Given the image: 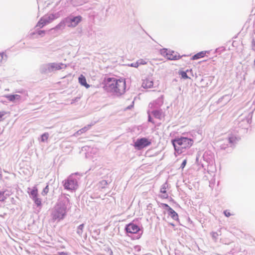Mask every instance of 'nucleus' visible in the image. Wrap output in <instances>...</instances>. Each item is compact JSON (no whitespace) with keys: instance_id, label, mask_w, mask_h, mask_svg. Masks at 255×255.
I'll return each instance as SVG.
<instances>
[{"instance_id":"1","label":"nucleus","mask_w":255,"mask_h":255,"mask_svg":"<svg viewBox=\"0 0 255 255\" xmlns=\"http://www.w3.org/2000/svg\"><path fill=\"white\" fill-rule=\"evenodd\" d=\"M69 203V199L66 195H61L59 197L57 202L50 212V217L53 222H59L64 219Z\"/></svg>"},{"instance_id":"2","label":"nucleus","mask_w":255,"mask_h":255,"mask_svg":"<svg viewBox=\"0 0 255 255\" xmlns=\"http://www.w3.org/2000/svg\"><path fill=\"white\" fill-rule=\"evenodd\" d=\"M174 149L178 153H182V149L189 148L193 144V141L191 138L185 137L176 138L172 140Z\"/></svg>"},{"instance_id":"3","label":"nucleus","mask_w":255,"mask_h":255,"mask_svg":"<svg viewBox=\"0 0 255 255\" xmlns=\"http://www.w3.org/2000/svg\"><path fill=\"white\" fill-rule=\"evenodd\" d=\"M60 16L59 12H57L54 14H47L40 18L36 25V27H43L44 25L48 23L51 22L54 19L58 18Z\"/></svg>"},{"instance_id":"4","label":"nucleus","mask_w":255,"mask_h":255,"mask_svg":"<svg viewBox=\"0 0 255 255\" xmlns=\"http://www.w3.org/2000/svg\"><path fill=\"white\" fill-rule=\"evenodd\" d=\"M73 174L70 175L64 181L63 185L66 190H75L78 187L77 181L73 178Z\"/></svg>"},{"instance_id":"5","label":"nucleus","mask_w":255,"mask_h":255,"mask_svg":"<svg viewBox=\"0 0 255 255\" xmlns=\"http://www.w3.org/2000/svg\"><path fill=\"white\" fill-rule=\"evenodd\" d=\"M82 19L80 15L70 16L65 19V22L68 27H75L82 21Z\"/></svg>"},{"instance_id":"6","label":"nucleus","mask_w":255,"mask_h":255,"mask_svg":"<svg viewBox=\"0 0 255 255\" xmlns=\"http://www.w3.org/2000/svg\"><path fill=\"white\" fill-rule=\"evenodd\" d=\"M160 53L164 57H166L168 60H176L179 59L181 57L179 55L175 54L173 51L167 50V49H162L160 50Z\"/></svg>"},{"instance_id":"7","label":"nucleus","mask_w":255,"mask_h":255,"mask_svg":"<svg viewBox=\"0 0 255 255\" xmlns=\"http://www.w3.org/2000/svg\"><path fill=\"white\" fill-rule=\"evenodd\" d=\"M151 144V142L145 137L138 138L134 142V147L139 150Z\"/></svg>"},{"instance_id":"8","label":"nucleus","mask_w":255,"mask_h":255,"mask_svg":"<svg viewBox=\"0 0 255 255\" xmlns=\"http://www.w3.org/2000/svg\"><path fill=\"white\" fill-rule=\"evenodd\" d=\"M116 87L115 93L117 94L122 95L125 92L126 85L125 81L123 80H116L115 83Z\"/></svg>"},{"instance_id":"9","label":"nucleus","mask_w":255,"mask_h":255,"mask_svg":"<svg viewBox=\"0 0 255 255\" xmlns=\"http://www.w3.org/2000/svg\"><path fill=\"white\" fill-rule=\"evenodd\" d=\"M116 80L117 79L115 78H109L107 79L105 87L108 92L115 93L116 85H115V83L116 82Z\"/></svg>"},{"instance_id":"10","label":"nucleus","mask_w":255,"mask_h":255,"mask_svg":"<svg viewBox=\"0 0 255 255\" xmlns=\"http://www.w3.org/2000/svg\"><path fill=\"white\" fill-rule=\"evenodd\" d=\"M125 230L128 233L136 234L140 230V229L136 225L130 223L126 225Z\"/></svg>"},{"instance_id":"11","label":"nucleus","mask_w":255,"mask_h":255,"mask_svg":"<svg viewBox=\"0 0 255 255\" xmlns=\"http://www.w3.org/2000/svg\"><path fill=\"white\" fill-rule=\"evenodd\" d=\"M50 64L51 72H54L56 70L62 69L66 67V65L62 63H50Z\"/></svg>"},{"instance_id":"12","label":"nucleus","mask_w":255,"mask_h":255,"mask_svg":"<svg viewBox=\"0 0 255 255\" xmlns=\"http://www.w3.org/2000/svg\"><path fill=\"white\" fill-rule=\"evenodd\" d=\"M40 71L43 74H47L51 73L50 63L44 64L40 67Z\"/></svg>"},{"instance_id":"13","label":"nucleus","mask_w":255,"mask_h":255,"mask_svg":"<svg viewBox=\"0 0 255 255\" xmlns=\"http://www.w3.org/2000/svg\"><path fill=\"white\" fill-rule=\"evenodd\" d=\"M28 193L31 199L34 198L38 195V189L36 186L33 187L32 189L28 188Z\"/></svg>"},{"instance_id":"14","label":"nucleus","mask_w":255,"mask_h":255,"mask_svg":"<svg viewBox=\"0 0 255 255\" xmlns=\"http://www.w3.org/2000/svg\"><path fill=\"white\" fill-rule=\"evenodd\" d=\"M153 81L149 79H146L143 80L142 86L144 88H150L153 86Z\"/></svg>"},{"instance_id":"15","label":"nucleus","mask_w":255,"mask_h":255,"mask_svg":"<svg viewBox=\"0 0 255 255\" xmlns=\"http://www.w3.org/2000/svg\"><path fill=\"white\" fill-rule=\"evenodd\" d=\"M79 82L81 85L85 86L87 88L90 87V85L87 83L85 77L83 75H81L79 77Z\"/></svg>"},{"instance_id":"16","label":"nucleus","mask_w":255,"mask_h":255,"mask_svg":"<svg viewBox=\"0 0 255 255\" xmlns=\"http://www.w3.org/2000/svg\"><path fill=\"white\" fill-rule=\"evenodd\" d=\"M168 215L171 216V217L174 220H177L178 219V215L177 213L172 208L169 209L168 211Z\"/></svg>"},{"instance_id":"17","label":"nucleus","mask_w":255,"mask_h":255,"mask_svg":"<svg viewBox=\"0 0 255 255\" xmlns=\"http://www.w3.org/2000/svg\"><path fill=\"white\" fill-rule=\"evenodd\" d=\"M151 113L155 118L161 119L162 115L161 110H153L152 111Z\"/></svg>"},{"instance_id":"18","label":"nucleus","mask_w":255,"mask_h":255,"mask_svg":"<svg viewBox=\"0 0 255 255\" xmlns=\"http://www.w3.org/2000/svg\"><path fill=\"white\" fill-rule=\"evenodd\" d=\"M6 98L10 101L13 102L15 100H19L20 96L18 95H8L6 96Z\"/></svg>"},{"instance_id":"19","label":"nucleus","mask_w":255,"mask_h":255,"mask_svg":"<svg viewBox=\"0 0 255 255\" xmlns=\"http://www.w3.org/2000/svg\"><path fill=\"white\" fill-rule=\"evenodd\" d=\"M6 190L4 191H0V201L3 202L7 198V196H9V194H7Z\"/></svg>"},{"instance_id":"20","label":"nucleus","mask_w":255,"mask_h":255,"mask_svg":"<svg viewBox=\"0 0 255 255\" xmlns=\"http://www.w3.org/2000/svg\"><path fill=\"white\" fill-rule=\"evenodd\" d=\"M207 51H201L195 54L192 58L193 60H197L201 57H203Z\"/></svg>"},{"instance_id":"21","label":"nucleus","mask_w":255,"mask_h":255,"mask_svg":"<svg viewBox=\"0 0 255 255\" xmlns=\"http://www.w3.org/2000/svg\"><path fill=\"white\" fill-rule=\"evenodd\" d=\"M84 228V224H82L80 225L77 227L76 233L80 237H82V236Z\"/></svg>"},{"instance_id":"22","label":"nucleus","mask_w":255,"mask_h":255,"mask_svg":"<svg viewBox=\"0 0 255 255\" xmlns=\"http://www.w3.org/2000/svg\"><path fill=\"white\" fill-rule=\"evenodd\" d=\"M228 140L231 144V145H232L237 143L238 139L235 135H231L230 137H229Z\"/></svg>"},{"instance_id":"23","label":"nucleus","mask_w":255,"mask_h":255,"mask_svg":"<svg viewBox=\"0 0 255 255\" xmlns=\"http://www.w3.org/2000/svg\"><path fill=\"white\" fill-rule=\"evenodd\" d=\"M108 185V182L106 180H103L100 181L98 184L99 188H104Z\"/></svg>"},{"instance_id":"24","label":"nucleus","mask_w":255,"mask_h":255,"mask_svg":"<svg viewBox=\"0 0 255 255\" xmlns=\"http://www.w3.org/2000/svg\"><path fill=\"white\" fill-rule=\"evenodd\" d=\"M66 24L67 25V24L65 22V20L64 21H61V22H60L57 25H56L54 29H56V30L60 29H63L65 26Z\"/></svg>"},{"instance_id":"25","label":"nucleus","mask_w":255,"mask_h":255,"mask_svg":"<svg viewBox=\"0 0 255 255\" xmlns=\"http://www.w3.org/2000/svg\"><path fill=\"white\" fill-rule=\"evenodd\" d=\"M32 199L33 200L34 203L37 205V206L38 207L41 205V200L38 198L37 196L34 198H32Z\"/></svg>"},{"instance_id":"26","label":"nucleus","mask_w":255,"mask_h":255,"mask_svg":"<svg viewBox=\"0 0 255 255\" xmlns=\"http://www.w3.org/2000/svg\"><path fill=\"white\" fill-rule=\"evenodd\" d=\"M168 187V184L166 182L164 183L161 186L160 189V192L163 194H165L166 193V188Z\"/></svg>"},{"instance_id":"27","label":"nucleus","mask_w":255,"mask_h":255,"mask_svg":"<svg viewBox=\"0 0 255 255\" xmlns=\"http://www.w3.org/2000/svg\"><path fill=\"white\" fill-rule=\"evenodd\" d=\"M48 136H49V134L48 133L45 132V133H43L41 136V141L44 142L45 141H46L48 139Z\"/></svg>"},{"instance_id":"28","label":"nucleus","mask_w":255,"mask_h":255,"mask_svg":"<svg viewBox=\"0 0 255 255\" xmlns=\"http://www.w3.org/2000/svg\"><path fill=\"white\" fill-rule=\"evenodd\" d=\"M91 125H88L87 126H85L81 129H79V131H81V133H84L87 131L91 128Z\"/></svg>"},{"instance_id":"29","label":"nucleus","mask_w":255,"mask_h":255,"mask_svg":"<svg viewBox=\"0 0 255 255\" xmlns=\"http://www.w3.org/2000/svg\"><path fill=\"white\" fill-rule=\"evenodd\" d=\"M221 234L222 233L220 230L218 232H213L212 233V237L216 240L217 239L218 236H221Z\"/></svg>"},{"instance_id":"30","label":"nucleus","mask_w":255,"mask_h":255,"mask_svg":"<svg viewBox=\"0 0 255 255\" xmlns=\"http://www.w3.org/2000/svg\"><path fill=\"white\" fill-rule=\"evenodd\" d=\"M49 192V186L47 185L43 190L41 192V194L43 196H45Z\"/></svg>"},{"instance_id":"31","label":"nucleus","mask_w":255,"mask_h":255,"mask_svg":"<svg viewBox=\"0 0 255 255\" xmlns=\"http://www.w3.org/2000/svg\"><path fill=\"white\" fill-rule=\"evenodd\" d=\"M180 75L181 76L182 78L184 79H189V77L188 76L187 73L185 71H181L180 72Z\"/></svg>"},{"instance_id":"32","label":"nucleus","mask_w":255,"mask_h":255,"mask_svg":"<svg viewBox=\"0 0 255 255\" xmlns=\"http://www.w3.org/2000/svg\"><path fill=\"white\" fill-rule=\"evenodd\" d=\"M161 205L164 208L166 209L167 211H169V208L171 209V208L170 206H169L168 205H167V204L162 203Z\"/></svg>"},{"instance_id":"33","label":"nucleus","mask_w":255,"mask_h":255,"mask_svg":"<svg viewBox=\"0 0 255 255\" xmlns=\"http://www.w3.org/2000/svg\"><path fill=\"white\" fill-rule=\"evenodd\" d=\"M224 214L227 217H229V216H230L231 215H234L233 212L230 213L229 211H228L227 210L224 211Z\"/></svg>"},{"instance_id":"34","label":"nucleus","mask_w":255,"mask_h":255,"mask_svg":"<svg viewBox=\"0 0 255 255\" xmlns=\"http://www.w3.org/2000/svg\"><path fill=\"white\" fill-rule=\"evenodd\" d=\"M187 163V160L186 159H184L182 163H181V165L180 166V168L182 169H183L184 167L185 166L186 164Z\"/></svg>"},{"instance_id":"35","label":"nucleus","mask_w":255,"mask_h":255,"mask_svg":"<svg viewBox=\"0 0 255 255\" xmlns=\"http://www.w3.org/2000/svg\"><path fill=\"white\" fill-rule=\"evenodd\" d=\"M139 66V62L136 63H133L130 64V66L137 68Z\"/></svg>"},{"instance_id":"36","label":"nucleus","mask_w":255,"mask_h":255,"mask_svg":"<svg viewBox=\"0 0 255 255\" xmlns=\"http://www.w3.org/2000/svg\"><path fill=\"white\" fill-rule=\"evenodd\" d=\"M137 62H139V65H144L146 64V62H145L143 59H140Z\"/></svg>"},{"instance_id":"37","label":"nucleus","mask_w":255,"mask_h":255,"mask_svg":"<svg viewBox=\"0 0 255 255\" xmlns=\"http://www.w3.org/2000/svg\"><path fill=\"white\" fill-rule=\"evenodd\" d=\"M37 33H38V35H42L45 34V31L44 30H39Z\"/></svg>"},{"instance_id":"38","label":"nucleus","mask_w":255,"mask_h":255,"mask_svg":"<svg viewBox=\"0 0 255 255\" xmlns=\"http://www.w3.org/2000/svg\"><path fill=\"white\" fill-rule=\"evenodd\" d=\"M168 197V194L166 193L165 194H163V195L161 196V197L164 199H166Z\"/></svg>"},{"instance_id":"39","label":"nucleus","mask_w":255,"mask_h":255,"mask_svg":"<svg viewBox=\"0 0 255 255\" xmlns=\"http://www.w3.org/2000/svg\"><path fill=\"white\" fill-rule=\"evenodd\" d=\"M5 114V112H4V111L0 112V119H1Z\"/></svg>"},{"instance_id":"40","label":"nucleus","mask_w":255,"mask_h":255,"mask_svg":"<svg viewBox=\"0 0 255 255\" xmlns=\"http://www.w3.org/2000/svg\"><path fill=\"white\" fill-rule=\"evenodd\" d=\"M148 122H151V123H153L152 121V118L150 116V115L149 114L148 115Z\"/></svg>"},{"instance_id":"41","label":"nucleus","mask_w":255,"mask_h":255,"mask_svg":"<svg viewBox=\"0 0 255 255\" xmlns=\"http://www.w3.org/2000/svg\"><path fill=\"white\" fill-rule=\"evenodd\" d=\"M59 255H67V253H65V252H59Z\"/></svg>"},{"instance_id":"42","label":"nucleus","mask_w":255,"mask_h":255,"mask_svg":"<svg viewBox=\"0 0 255 255\" xmlns=\"http://www.w3.org/2000/svg\"><path fill=\"white\" fill-rule=\"evenodd\" d=\"M82 133H81V131H79V130H78L75 133V135H80Z\"/></svg>"},{"instance_id":"43","label":"nucleus","mask_w":255,"mask_h":255,"mask_svg":"<svg viewBox=\"0 0 255 255\" xmlns=\"http://www.w3.org/2000/svg\"><path fill=\"white\" fill-rule=\"evenodd\" d=\"M3 55H4L3 54H0V62H1L2 59H3Z\"/></svg>"},{"instance_id":"44","label":"nucleus","mask_w":255,"mask_h":255,"mask_svg":"<svg viewBox=\"0 0 255 255\" xmlns=\"http://www.w3.org/2000/svg\"><path fill=\"white\" fill-rule=\"evenodd\" d=\"M96 232L97 233H100V231H96Z\"/></svg>"},{"instance_id":"45","label":"nucleus","mask_w":255,"mask_h":255,"mask_svg":"<svg viewBox=\"0 0 255 255\" xmlns=\"http://www.w3.org/2000/svg\"><path fill=\"white\" fill-rule=\"evenodd\" d=\"M74 174H76V175H77V174H78V172H77V173H74Z\"/></svg>"},{"instance_id":"46","label":"nucleus","mask_w":255,"mask_h":255,"mask_svg":"<svg viewBox=\"0 0 255 255\" xmlns=\"http://www.w3.org/2000/svg\"><path fill=\"white\" fill-rule=\"evenodd\" d=\"M127 108L128 109H130V106H128Z\"/></svg>"}]
</instances>
